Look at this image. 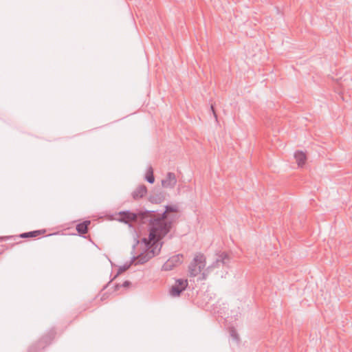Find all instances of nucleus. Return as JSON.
Returning a JSON list of instances; mask_svg holds the SVG:
<instances>
[{
    "label": "nucleus",
    "instance_id": "9d476101",
    "mask_svg": "<svg viewBox=\"0 0 352 352\" xmlns=\"http://www.w3.org/2000/svg\"><path fill=\"white\" fill-rule=\"evenodd\" d=\"M165 199V193L162 191L153 192L148 197V201L152 204H160Z\"/></svg>",
    "mask_w": 352,
    "mask_h": 352
},
{
    "label": "nucleus",
    "instance_id": "f257e3e1",
    "mask_svg": "<svg viewBox=\"0 0 352 352\" xmlns=\"http://www.w3.org/2000/svg\"><path fill=\"white\" fill-rule=\"evenodd\" d=\"M168 214L166 210L162 214L144 210L142 219L148 228L150 240L161 241L170 231L173 223L168 220Z\"/></svg>",
    "mask_w": 352,
    "mask_h": 352
},
{
    "label": "nucleus",
    "instance_id": "20e7f679",
    "mask_svg": "<svg viewBox=\"0 0 352 352\" xmlns=\"http://www.w3.org/2000/svg\"><path fill=\"white\" fill-rule=\"evenodd\" d=\"M230 261L229 255L226 252H221L217 254L215 261L209 265L201 273V280L206 279L208 274L215 268H219L221 266H228Z\"/></svg>",
    "mask_w": 352,
    "mask_h": 352
},
{
    "label": "nucleus",
    "instance_id": "4468645a",
    "mask_svg": "<svg viewBox=\"0 0 352 352\" xmlns=\"http://www.w3.org/2000/svg\"><path fill=\"white\" fill-rule=\"evenodd\" d=\"M45 230H34L28 232H24L20 234L21 238H30V237H36L39 236L41 234L44 233Z\"/></svg>",
    "mask_w": 352,
    "mask_h": 352
},
{
    "label": "nucleus",
    "instance_id": "9b49d317",
    "mask_svg": "<svg viewBox=\"0 0 352 352\" xmlns=\"http://www.w3.org/2000/svg\"><path fill=\"white\" fill-rule=\"evenodd\" d=\"M147 192V188L145 185H140L136 189L132 192L133 198L138 200L142 198Z\"/></svg>",
    "mask_w": 352,
    "mask_h": 352
},
{
    "label": "nucleus",
    "instance_id": "a211bd4d",
    "mask_svg": "<svg viewBox=\"0 0 352 352\" xmlns=\"http://www.w3.org/2000/svg\"><path fill=\"white\" fill-rule=\"evenodd\" d=\"M131 285V282L129 280H125L122 285H116L115 286V290H118L119 287H128Z\"/></svg>",
    "mask_w": 352,
    "mask_h": 352
},
{
    "label": "nucleus",
    "instance_id": "6e6552de",
    "mask_svg": "<svg viewBox=\"0 0 352 352\" xmlns=\"http://www.w3.org/2000/svg\"><path fill=\"white\" fill-rule=\"evenodd\" d=\"M183 262V255L178 254L171 256L162 265V270L164 271L172 270L175 267L178 266Z\"/></svg>",
    "mask_w": 352,
    "mask_h": 352
},
{
    "label": "nucleus",
    "instance_id": "aec40b11",
    "mask_svg": "<svg viewBox=\"0 0 352 352\" xmlns=\"http://www.w3.org/2000/svg\"><path fill=\"white\" fill-rule=\"evenodd\" d=\"M210 108H211V110H212V113H213V115H214V118L217 119V114H216V113H215V111H214V106H213V104H211Z\"/></svg>",
    "mask_w": 352,
    "mask_h": 352
},
{
    "label": "nucleus",
    "instance_id": "1a4fd4ad",
    "mask_svg": "<svg viewBox=\"0 0 352 352\" xmlns=\"http://www.w3.org/2000/svg\"><path fill=\"white\" fill-rule=\"evenodd\" d=\"M177 184V178L174 173L168 172L162 180V186L165 188H173Z\"/></svg>",
    "mask_w": 352,
    "mask_h": 352
},
{
    "label": "nucleus",
    "instance_id": "0eeeda50",
    "mask_svg": "<svg viewBox=\"0 0 352 352\" xmlns=\"http://www.w3.org/2000/svg\"><path fill=\"white\" fill-rule=\"evenodd\" d=\"M188 286L187 280L177 279L175 284L171 287L169 294L172 297L179 296L181 293L186 289Z\"/></svg>",
    "mask_w": 352,
    "mask_h": 352
},
{
    "label": "nucleus",
    "instance_id": "f03ea898",
    "mask_svg": "<svg viewBox=\"0 0 352 352\" xmlns=\"http://www.w3.org/2000/svg\"><path fill=\"white\" fill-rule=\"evenodd\" d=\"M142 214H144V210H137L135 212L130 210H123L116 214V219L118 221L127 224L129 228L133 230L135 236V243L133 245V250H134L136 246L140 243L138 231L135 229L133 223H135L140 226L145 225V222L142 219Z\"/></svg>",
    "mask_w": 352,
    "mask_h": 352
},
{
    "label": "nucleus",
    "instance_id": "ddd939ff",
    "mask_svg": "<svg viewBox=\"0 0 352 352\" xmlns=\"http://www.w3.org/2000/svg\"><path fill=\"white\" fill-rule=\"evenodd\" d=\"M294 158L298 164V166L302 167L307 161V156L302 151H296L294 153Z\"/></svg>",
    "mask_w": 352,
    "mask_h": 352
},
{
    "label": "nucleus",
    "instance_id": "f3484780",
    "mask_svg": "<svg viewBox=\"0 0 352 352\" xmlns=\"http://www.w3.org/2000/svg\"><path fill=\"white\" fill-rule=\"evenodd\" d=\"M166 212H177L178 211V208L176 206H166L165 207Z\"/></svg>",
    "mask_w": 352,
    "mask_h": 352
},
{
    "label": "nucleus",
    "instance_id": "39448f33",
    "mask_svg": "<svg viewBox=\"0 0 352 352\" xmlns=\"http://www.w3.org/2000/svg\"><path fill=\"white\" fill-rule=\"evenodd\" d=\"M206 258L202 253H197L188 266V272L191 277H195L204 269Z\"/></svg>",
    "mask_w": 352,
    "mask_h": 352
},
{
    "label": "nucleus",
    "instance_id": "dca6fc26",
    "mask_svg": "<svg viewBox=\"0 0 352 352\" xmlns=\"http://www.w3.org/2000/svg\"><path fill=\"white\" fill-rule=\"evenodd\" d=\"M133 263H131V261L129 263V264H125L122 266H120L118 270V272H117V274L116 275V276H117L118 274H120L122 273H123L124 272L126 271L129 267Z\"/></svg>",
    "mask_w": 352,
    "mask_h": 352
},
{
    "label": "nucleus",
    "instance_id": "7ed1b4c3",
    "mask_svg": "<svg viewBox=\"0 0 352 352\" xmlns=\"http://www.w3.org/2000/svg\"><path fill=\"white\" fill-rule=\"evenodd\" d=\"M142 243L144 244L146 250L140 253L138 256H133L131 258V263L135 261V265L144 264L148 261L151 258L158 254L160 252L162 243L160 244V241L150 240L149 238H143L141 240Z\"/></svg>",
    "mask_w": 352,
    "mask_h": 352
},
{
    "label": "nucleus",
    "instance_id": "2eb2a0df",
    "mask_svg": "<svg viewBox=\"0 0 352 352\" xmlns=\"http://www.w3.org/2000/svg\"><path fill=\"white\" fill-rule=\"evenodd\" d=\"M145 179L150 184L154 183L155 177L153 175V170L152 167H149V168L148 169Z\"/></svg>",
    "mask_w": 352,
    "mask_h": 352
},
{
    "label": "nucleus",
    "instance_id": "f8f14e48",
    "mask_svg": "<svg viewBox=\"0 0 352 352\" xmlns=\"http://www.w3.org/2000/svg\"><path fill=\"white\" fill-rule=\"evenodd\" d=\"M91 224V221L86 220L82 223L76 225V230L80 235L87 234L88 232V227Z\"/></svg>",
    "mask_w": 352,
    "mask_h": 352
},
{
    "label": "nucleus",
    "instance_id": "423d86ee",
    "mask_svg": "<svg viewBox=\"0 0 352 352\" xmlns=\"http://www.w3.org/2000/svg\"><path fill=\"white\" fill-rule=\"evenodd\" d=\"M55 332L54 331H50L48 334L43 336L37 342L31 345L29 349V352H38L41 349H45L49 345L52 340L54 339Z\"/></svg>",
    "mask_w": 352,
    "mask_h": 352
},
{
    "label": "nucleus",
    "instance_id": "6ab92c4d",
    "mask_svg": "<svg viewBox=\"0 0 352 352\" xmlns=\"http://www.w3.org/2000/svg\"><path fill=\"white\" fill-rule=\"evenodd\" d=\"M230 336L233 338V340H234L236 342L239 341V338L238 334L234 329L230 330Z\"/></svg>",
    "mask_w": 352,
    "mask_h": 352
},
{
    "label": "nucleus",
    "instance_id": "412c9836",
    "mask_svg": "<svg viewBox=\"0 0 352 352\" xmlns=\"http://www.w3.org/2000/svg\"><path fill=\"white\" fill-rule=\"evenodd\" d=\"M144 225L141 226V227H143ZM138 229H140V226H139Z\"/></svg>",
    "mask_w": 352,
    "mask_h": 352
}]
</instances>
